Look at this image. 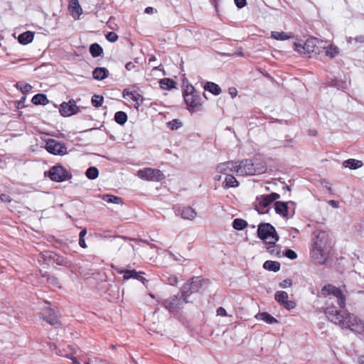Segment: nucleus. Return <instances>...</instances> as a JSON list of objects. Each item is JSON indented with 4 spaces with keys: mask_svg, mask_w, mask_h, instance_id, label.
<instances>
[{
    "mask_svg": "<svg viewBox=\"0 0 364 364\" xmlns=\"http://www.w3.org/2000/svg\"><path fill=\"white\" fill-rule=\"evenodd\" d=\"M108 70L105 68H96L92 72L94 79L102 80L107 77Z\"/></svg>",
    "mask_w": 364,
    "mask_h": 364,
    "instance_id": "393cba45",
    "label": "nucleus"
},
{
    "mask_svg": "<svg viewBox=\"0 0 364 364\" xmlns=\"http://www.w3.org/2000/svg\"><path fill=\"white\" fill-rule=\"evenodd\" d=\"M46 149L53 155H65L68 153L65 144L53 139H49L46 141Z\"/></svg>",
    "mask_w": 364,
    "mask_h": 364,
    "instance_id": "9d476101",
    "label": "nucleus"
},
{
    "mask_svg": "<svg viewBox=\"0 0 364 364\" xmlns=\"http://www.w3.org/2000/svg\"><path fill=\"white\" fill-rule=\"evenodd\" d=\"M284 255L290 259H294L297 257V254L292 250H287Z\"/></svg>",
    "mask_w": 364,
    "mask_h": 364,
    "instance_id": "a18cd8bd",
    "label": "nucleus"
},
{
    "mask_svg": "<svg viewBox=\"0 0 364 364\" xmlns=\"http://www.w3.org/2000/svg\"><path fill=\"white\" fill-rule=\"evenodd\" d=\"M268 323H272L273 322H277V320H272V319H269V320H265Z\"/></svg>",
    "mask_w": 364,
    "mask_h": 364,
    "instance_id": "774afa93",
    "label": "nucleus"
},
{
    "mask_svg": "<svg viewBox=\"0 0 364 364\" xmlns=\"http://www.w3.org/2000/svg\"><path fill=\"white\" fill-rule=\"evenodd\" d=\"M182 125L181 122L178 119H173L168 123V126L171 129H177Z\"/></svg>",
    "mask_w": 364,
    "mask_h": 364,
    "instance_id": "79ce46f5",
    "label": "nucleus"
},
{
    "mask_svg": "<svg viewBox=\"0 0 364 364\" xmlns=\"http://www.w3.org/2000/svg\"><path fill=\"white\" fill-rule=\"evenodd\" d=\"M184 100L190 112L199 111L201 107V98L193 86L187 87L183 95Z\"/></svg>",
    "mask_w": 364,
    "mask_h": 364,
    "instance_id": "39448f33",
    "label": "nucleus"
},
{
    "mask_svg": "<svg viewBox=\"0 0 364 364\" xmlns=\"http://www.w3.org/2000/svg\"><path fill=\"white\" fill-rule=\"evenodd\" d=\"M358 363H359L360 364H364V355H360V356L358 358Z\"/></svg>",
    "mask_w": 364,
    "mask_h": 364,
    "instance_id": "0e129e2a",
    "label": "nucleus"
},
{
    "mask_svg": "<svg viewBox=\"0 0 364 364\" xmlns=\"http://www.w3.org/2000/svg\"><path fill=\"white\" fill-rule=\"evenodd\" d=\"M320 48H323L325 55L331 58H334L340 52L339 48L332 44L324 45L323 46L321 45Z\"/></svg>",
    "mask_w": 364,
    "mask_h": 364,
    "instance_id": "4be33fe9",
    "label": "nucleus"
},
{
    "mask_svg": "<svg viewBox=\"0 0 364 364\" xmlns=\"http://www.w3.org/2000/svg\"><path fill=\"white\" fill-rule=\"evenodd\" d=\"M363 165V162L360 160L349 159L343 162V166L345 168H349L350 169H357L362 167Z\"/></svg>",
    "mask_w": 364,
    "mask_h": 364,
    "instance_id": "5701e85b",
    "label": "nucleus"
},
{
    "mask_svg": "<svg viewBox=\"0 0 364 364\" xmlns=\"http://www.w3.org/2000/svg\"><path fill=\"white\" fill-rule=\"evenodd\" d=\"M102 52V48L97 43H93L90 47V53L95 58L101 55Z\"/></svg>",
    "mask_w": 364,
    "mask_h": 364,
    "instance_id": "f704fd0d",
    "label": "nucleus"
},
{
    "mask_svg": "<svg viewBox=\"0 0 364 364\" xmlns=\"http://www.w3.org/2000/svg\"><path fill=\"white\" fill-rule=\"evenodd\" d=\"M154 8L151 7V6H148L145 9V13L147 14H152L154 12Z\"/></svg>",
    "mask_w": 364,
    "mask_h": 364,
    "instance_id": "680f3d73",
    "label": "nucleus"
},
{
    "mask_svg": "<svg viewBox=\"0 0 364 364\" xmlns=\"http://www.w3.org/2000/svg\"><path fill=\"white\" fill-rule=\"evenodd\" d=\"M125 68L127 70L131 71L134 70L136 68V65L135 63L129 62L125 65Z\"/></svg>",
    "mask_w": 364,
    "mask_h": 364,
    "instance_id": "603ef678",
    "label": "nucleus"
},
{
    "mask_svg": "<svg viewBox=\"0 0 364 364\" xmlns=\"http://www.w3.org/2000/svg\"><path fill=\"white\" fill-rule=\"evenodd\" d=\"M168 256L169 259L175 260V261L181 262V261L184 260V259H181V258L176 257L174 254H173L171 252H168Z\"/></svg>",
    "mask_w": 364,
    "mask_h": 364,
    "instance_id": "6e6d98bb",
    "label": "nucleus"
},
{
    "mask_svg": "<svg viewBox=\"0 0 364 364\" xmlns=\"http://www.w3.org/2000/svg\"><path fill=\"white\" fill-rule=\"evenodd\" d=\"M268 246L267 247V250L269 252L272 256L275 257H281V248L276 243H267Z\"/></svg>",
    "mask_w": 364,
    "mask_h": 364,
    "instance_id": "2f4dec72",
    "label": "nucleus"
},
{
    "mask_svg": "<svg viewBox=\"0 0 364 364\" xmlns=\"http://www.w3.org/2000/svg\"><path fill=\"white\" fill-rule=\"evenodd\" d=\"M114 120L117 124L124 125L127 121V115L124 112H117L114 114Z\"/></svg>",
    "mask_w": 364,
    "mask_h": 364,
    "instance_id": "72a5a7b5",
    "label": "nucleus"
},
{
    "mask_svg": "<svg viewBox=\"0 0 364 364\" xmlns=\"http://www.w3.org/2000/svg\"><path fill=\"white\" fill-rule=\"evenodd\" d=\"M114 269L118 274H123V276L125 275V272L127 271V269H120L118 267H114Z\"/></svg>",
    "mask_w": 364,
    "mask_h": 364,
    "instance_id": "13d9d810",
    "label": "nucleus"
},
{
    "mask_svg": "<svg viewBox=\"0 0 364 364\" xmlns=\"http://www.w3.org/2000/svg\"><path fill=\"white\" fill-rule=\"evenodd\" d=\"M288 294L284 291H279L275 294V299L283 304L288 299Z\"/></svg>",
    "mask_w": 364,
    "mask_h": 364,
    "instance_id": "58836bf2",
    "label": "nucleus"
},
{
    "mask_svg": "<svg viewBox=\"0 0 364 364\" xmlns=\"http://www.w3.org/2000/svg\"><path fill=\"white\" fill-rule=\"evenodd\" d=\"M161 279L164 283L172 286L176 285L178 282L177 276L168 272L161 273Z\"/></svg>",
    "mask_w": 364,
    "mask_h": 364,
    "instance_id": "412c9836",
    "label": "nucleus"
},
{
    "mask_svg": "<svg viewBox=\"0 0 364 364\" xmlns=\"http://www.w3.org/2000/svg\"><path fill=\"white\" fill-rule=\"evenodd\" d=\"M335 324L346 333L348 331L355 333H364V324L362 320H338Z\"/></svg>",
    "mask_w": 364,
    "mask_h": 364,
    "instance_id": "423d86ee",
    "label": "nucleus"
},
{
    "mask_svg": "<svg viewBox=\"0 0 364 364\" xmlns=\"http://www.w3.org/2000/svg\"><path fill=\"white\" fill-rule=\"evenodd\" d=\"M123 97L129 101L132 105L138 109L143 103V97L136 91H123Z\"/></svg>",
    "mask_w": 364,
    "mask_h": 364,
    "instance_id": "ddd939ff",
    "label": "nucleus"
},
{
    "mask_svg": "<svg viewBox=\"0 0 364 364\" xmlns=\"http://www.w3.org/2000/svg\"><path fill=\"white\" fill-rule=\"evenodd\" d=\"M188 296H184L181 291L176 295L171 296L161 301L162 306L173 316L178 314L185 305L188 303Z\"/></svg>",
    "mask_w": 364,
    "mask_h": 364,
    "instance_id": "7ed1b4c3",
    "label": "nucleus"
},
{
    "mask_svg": "<svg viewBox=\"0 0 364 364\" xmlns=\"http://www.w3.org/2000/svg\"><path fill=\"white\" fill-rule=\"evenodd\" d=\"M64 356L71 359L73 362V364H80V362L77 360V359L75 357H71L67 355H65Z\"/></svg>",
    "mask_w": 364,
    "mask_h": 364,
    "instance_id": "052dcab7",
    "label": "nucleus"
},
{
    "mask_svg": "<svg viewBox=\"0 0 364 364\" xmlns=\"http://www.w3.org/2000/svg\"><path fill=\"white\" fill-rule=\"evenodd\" d=\"M328 234L324 231H319L316 234L311 249V258L315 263L323 264L328 257L327 244Z\"/></svg>",
    "mask_w": 364,
    "mask_h": 364,
    "instance_id": "f257e3e1",
    "label": "nucleus"
},
{
    "mask_svg": "<svg viewBox=\"0 0 364 364\" xmlns=\"http://www.w3.org/2000/svg\"><path fill=\"white\" fill-rule=\"evenodd\" d=\"M334 314L335 315H337L338 314V311L335 309L334 307L326 309L325 310V314L326 315V316H333L334 315Z\"/></svg>",
    "mask_w": 364,
    "mask_h": 364,
    "instance_id": "8fccbe9b",
    "label": "nucleus"
},
{
    "mask_svg": "<svg viewBox=\"0 0 364 364\" xmlns=\"http://www.w3.org/2000/svg\"><path fill=\"white\" fill-rule=\"evenodd\" d=\"M34 34L31 31L24 32L18 36V41L22 45H26L32 42Z\"/></svg>",
    "mask_w": 364,
    "mask_h": 364,
    "instance_id": "b1692460",
    "label": "nucleus"
},
{
    "mask_svg": "<svg viewBox=\"0 0 364 364\" xmlns=\"http://www.w3.org/2000/svg\"><path fill=\"white\" fill-rule=\"evenodd\" d=\"M102 199L108 203L120 204L122 203V199L118 196L110 194H105L102 196Z\"/></svg>",
    "mask_w": 364,
    "mask_h": 364,
    "instance_id": "7c9ffc66",
    "label": "nucleus"
},
{
    "mask_svg": "<svg viewBox=\"0 0 364 364\" xmlns=\"http://www.w3.org/2000/svg\"><path fill=\"white\" fill-rule=\"evenodd\" d=\"M322 43L323 42L321 41L316 38H308L304 43L306 55L316 53V48H320Z\"/></svg>",
    "mask_w": 364,
    "mask_h": 364,
    "instance_id": "f3484780",
    "label": "nucleus"
},
{
    "mask_svg": "<svg viewBox=\"0 0 364 364\" xmlns=\"http://www.w3.org/2000/svg\"><path fill=\"white\" fill-rule=\"evenodd\" d=\"M79 245L82 248H85L87 247L84 238H79Z\"/></svg>",
    "mask_w": 364,
    "mask_h": 364,
    "instance_id": "bf43d9fd",
    "label": "nucleus"
},
{
    "mask_svg": "<svg viewBox=\"0 0 364 364\" xmlns=\"http://www.w3.org/2000/svg\"><path fill=\"white\" fill-rule=\"evenodd\" d=\"M68 9L71 16L75 19H78L82 14V9L79 4L78 0H70Z\"/></svg>",
    "mask_w": 364,
    "mask_h": 364,
    "instance_id": "a211bd4d",
    "label": "nucleus"
},
{
    "mask_svg": "<svg viewBox=\"0 0 364 364\" xmlns=\"http://www.w3.org/2000/svg\"><path fill=\"white\" fill-rule=\"evenodd\" d=\"M237 162L227 161L219 164L216 167V171L218 173H223L226 176L231 174L232 172H236Z\"/></svg>",
    "mask_w": 364,
    "mask_h": 364,
    "instance_id": "2eb2a0df",
    "label": "nucleus"
},
{
    "mask_svg": "<svg viewBox=\"0 0 364 364\" xmlns=\"http://www.w3.org/2000/svg\"><path fill=\"white\" fill-rule=\"evenodd\" d=\"M204 89L214 95H219L222 92L220 86L212 82H207L204 85Z\"/></svg>",
    "mask_w": 364,
    "mask_h": 364,
    "instance_id": "a878e982",
    "label": "nucleus"
},
{
    "mask_svg": "<svg viewBox=\"0 0 364 364\" xmlns=\"http://www.w3.org/2000/svg\"><path fill=\"white\" fill-rule=\"evenodd\" d=\"M328 204L334 208H338L339 207L338 202L334 200H329Z\"/></svg>",
    "mask_w": 364,
    "mask_h": 364,
    "instance_id": "4d7b16f0",
    "label": "nucleus"
},
{
    "mask_svg": "<svg viewBox=\"0 0 364 364\" xmlns=\"http://www.w3.org/2000/svg\"><path fill=\"white\" fill-rule=\"evenodd\" d=\"M247 225L246 220L241 218H236L232 222V227L234 229L237 230H242L245 229Z\"/></svg>",
    "mask_w": 364,
    "mask_h": 364,
    "instance_id": "c9c22d12",
    "label": "nucleus"
},
{
    "mask_svg": "<svg viewBox=\"0 0 364 364\" xmlns=\"http://www.w3.org/2000/svg\"><path fill=\"white\" fill-rule=\"evenodd\" d=\"M228 93L232 98H234L237 95V90L235 87H231L228 89Z\"/></svg>",
    "mask_w": 364,
    "mask_h": 364,
    "instance_id": "864d4df0",
    "label": "nucleus"
},
{
    "mask_svg": "<svg viewBox=\"0 0 364 364\" xmlns=\"http://www.w3.org/2000/svg\"><path fill=\"white\" fill-rule=\"evenodd\" d=\"M176 215L181 216L183 219L193 220L196 218L197 213L190 206L178 208L175 210Z\"/></svg>",
    "mask_w": 364,
    "mask_h": 364,
    "instance_id": "dca6fc26",
    "label": "nucleus"
},
{
    "mask_svg": "<svg viewBox=\"0 0 364 364\" xmlns=\"http://www.w3.org/2000/svg\"><path fill=\"white\" fill-rule=\"evenodd\" d=\"M80 111L76 102L71 99L68 102H63L59 109V112L63 117H68L77 114Z\"/></svg>",
    "mask_w": 364,
    "mask_h": 364,
    "instance_id": "f8f14e48",
    "label": "nucleus"
},
{
    "mask_svg": "<svg viewBox=\"0 0 364 364\" xmlns=\"http://www.w3.org/2000/svg\"><path fill=\"white\" fill-rule=\"evenodd\" d=\"M236 173L240 175H259L267 171L266 164L259 160L245 159L237 162Z\"/></svg>",
    "mask_w": 364,
    "mask_h": 364,
    "instance_id": "f03ea898",
    "label": "nucleus"
},
{
    "mask_svg": "<svg viewBox=\"0 0 364 364\" xmlns=\"http://www.w3.org/2000/svg\"><path fill=\"white\" fill-rule=\"evenodd\" d=\"M136 176L145 181H159L165 178L161 171L152 168H144L137 171Z\"/></svg>",
    "mask_w": 364,
    "mask_h": 364,
    "instance_id": "0eeeda50",
    "label": "nucleus"
},
{
    "mask_svg": "<svg viewBox=\"0 0 364 364\" xmlns=\"http://www.w3.org/2000/svg\"><path fill=\"white\" fill-rule=\"evenodd\" d=\"M87 231L85 229L82 230L80 232V238H84L85 235H86Z\"/></svg>",
    "mask_w": 364,
    "mask_h": 364,
    "instance_id": "e2e57ef3",
    "label": "nucleus"
},
{
    "mask_svg": "<svg viewBox=\"0 0 364 364\" xmlns=\"http://www.w3.org/2000/svg\"><path fill=\"white\" fill-rule=\"evenodd\" d=\"M0 199L2 202H4V203L10 202L11 200V197L6 194H1L0 196Z\"/></svg>",
    "mask_w": 364,
    "mask_h": 364,
    "instance_id": "5fc2aeb1",
    "label": "nucleus"
},
{
    "mask_svg": "<svg viewBox=\"0 0 364 364\" xmlns=\"http://www.w3.org/2000/svg\"><path fill=\"white\" fill-rule=\"evenodd\" d=\"M291 203L294 205L292 202H282V201H277L274 203V209L275 212L282 215L283 218L287 217L289 215V206L288 205Z\"/></svg>",
    "mask_w": 364,
    "mask_h": 364,
    "instance_id": "6ab92c4d",
    "label": "nucleus"
},
{
    "mask_svg": "<svg viewBox=\"0 0 364 364\" xmlns=\"http://www.w3.org/2000/svg\"><path fill=\"white\" fill-rule=\"evenodd\" d=\"M283 305L287 309H292L296 306V303L294 301L287 300Z\"/></svg>",
    "mask_w": 364,
    "mask_h": 364,
    "instance_id": "09e8293b",
    "label": "nucleus"
},
{
    "mask_svg": "<svg viewBox=\"0 0 364 364\" xmlns=\"http://www.w3.org/2000/svg\"><path fill=\"white\" fill-rule=\"evenodd\" d=\"M294 48L297 53L302 55H306L304 43H294Z\"/></svg>",
    "mask_w": 364,
    "mask_h": 364,
    "instance_id": "a19ab883",
    "label": "nucleus"
},
{
    "mask_svg": "<svg viewBox=\"0 0 364 364\" xmlns=\"http://www.w3.org/2000/svg\"><path fill=\"white\" fill-rule=\"evenodd\" d=\"M292 285V281L290 279H286L279 283V287L283 289L290 287Z\"/></svg>",
    "mask_w": 364,
    "mask_h": 364,
    "instance_id": "49530a36",
    "label": "nucleus"
},
{
    "mask_svg": "<svg viewBox=\"0 0 364 364\" xmlns=\"http://www.w3.org/2000/svg\"><path fill=\"white\" fill-rule=\"evenodd\" d=\"M106 38L108 41L114 43L117 41L118 36L114 32H109L106 35Z\"/></svg>",
    "mask_w": 364,
    "mask_h": 364,
    "instance_id": "37998d69",
    "label": "nucleus"
},
{
    "mask_svg": "<svg viewBox=\"0 0 364 364\" xmlns=\"http://www.w3.org/2000/svg\"><path fill=\"white\" fill-rule=\"evenodd\" d=\"M235 5L239 8L242 9L243 8L246 4V0H234Z\"/></svg>",
    "mask_w": 364,
    "mask_h": 364,
    "instance_id": "3c124183",
    "label": "nucleus"
},
{
    "mask_svg": "<svg viewBox=\"0 0 364 364\" xmlns=\"http://www.w3.org/2000/svg\"><path fill=\"white\" fill-rule=\"evenodd\" d=\"M48 282L50 284H53V285H54V286H55V287H57L58 288L60 287V282H59L58 279L57 278L54 277H48Z\"/></svg>",
    "mask_w": 364,
    "mask_h": 364,
    "instance_id": "de8ad7c7",
    "label": "nucleus"
},
{
    "mask_svg": "<svg viewBox=\"0 0 364 364\" xmlns=\"http://www.w3.org/2000/svg\"><path fill=\"white\" fill-rule=\"evenodd\" d=\"M221 173H217L215 176H214V179L215 181H220L221 179Z\"/></svg>",
    "mask_w": 364,
    "mask_h": 364,
    "instance_id": "69168bd1",
    "label": "nucleus"
},
{
    "mask_svg": "<svg viewBox=\"0 0 364 364\" xmlns=\"http://www.w3.org/2000/svg\"><path fill=\"white\" fill-rule=\"evenodd\" d=\"M321 294L323 296L332 295L338 299V304L341 308H344L346 305V296L343 291L338 287L332 284L325 285L321 291Z\"/></svg>",
    "mask_w": 364,
    "mask_h": 364,
    "instance_id": "6e6552de",
    "label": "nucleus"
},
{
    "mask_svg": "<svg viewBox=\"0 0 364 364\" xmlns=\"http://www.w3.org/2000/svg\"><path fill=\"white\" fill-rule=\"evenodd\" d=\"M85 175L87 177V178L90 180H94L98 177V169L95 166L89 167L85 172Z\"/></svg>",
    "mask_w": 364,
    "mask_h": 364,
    "instance_id": "e433bc0d",
    "label": "nucleus"
},
{
    "mask_svg": "<svg viewBox=\"0 0 364 364\" xmlns=\"http://www.w3.org/2000/svg\"><path fill=\"white\" fill-rule=\"evenodd\" d=\"M104 97L102 95H94L92 97L91 102L94 107H100L102 105Z\"/></svg>",
    "mask_w": 364,
    "mask_h": 364,
    "instance_id": "ea45409f",
    "label": "nucleus"
},
{
    "mask_svg": "<svg viewBox=\"0 0 364 364\" xmlns=\"http://www.w3.org/2000/svg\"><path fill=\"white\" fill-rule=\"evenodd\" d=\"M143 274H144L143 272H136L134 269H127V272H125V275L123 276V279L124 280L134 279L144 284L147 282V279L142 276Z\"/></svg>",
    "mask_w": 364,
    "mask_h": 364,
    "instance_id": "aec40b11",
    "label": "nucleus"
},
{
    "mask_svg": "<svg viewBox=\"0 0 364 364\" xmlns=\"http://www.w3.org/2000/svg\"><path fill=\"white\" fill-rule=\"evenodd\" d=\"M264 269L277 272L280 269V263L276 261L267 260L263 264Z\"/></svg>",
    "mask_w": 364,
    "mask_h": 364,
    "instance_id": "cd10ccee",
    "label": "nucleus"
},
{
    "mask_svg": "<svg viewBox=\"0 0 364 364\" xmlns=\"http://www.w3.org/2000/svg\"><path fill=\"white\" fill-rule=\"evenodd\" d=\"M48 176L56 182L64 181L70 177L68 171L60 165L53 166L48 171Z\"/></svg>",
    "mask_w": 364,
    "mask_h": 364,
    "instance_id": "9b49d317",
    "label": "nucleus"
},
{
    "mask_svg": "<svg viewBox=\"0 0 364 364\" xmlns=\"http://www.w3.org/2000/svg\"><path fill=\"white\" fill-rule=\"evenodd\" d=\"M202 286V279L200 277H193L185 283L181 288V293L184 296L189 297L193 293L197 292Z\"/></svg>",
    "mask_w": 364,
    "mask_h": 364,
    "instance_id": "1a4fd4ad",
    "label": "nucleus"
},
{
    "mask_svg": "<svg viewBox=\"0 0 364 364\" xmlns=\"http://www.w3.org/2000/svg\"><path fill=\"white\" fill-rule=\"evenodd\" d=\"M160 87L164 90H171L176 87V82L170 78H163L159 81Z\"/></svg>",
    "mask_w": 364,
    "mask_h": 364,
    "instance_id": "c756f323",
    "label": "nucleus"
},
{
    "mask_svg": "<svg viewBox=\"0 0 364 364\" xmlns=\"http://www.w3.org/2000/svg\"><path fill=\"white\" fill-rule=\"evenodd\" d=\"M279 198V195L276 193L261 196L257 198V206L260 209L266 208Z\"/></svg>",
    "mask_w": 364,
    "mask_h": 364,
    "instance_id": "4468645a",
    "label": "nucleus"
},
{
    "mask_svg": "<svg viewBox=\"0 0 364 364\" xmlns=\"http://www.w3.org/2000/svg\"><path fill=\"white\" fill-rule=\"evenodd\" d=\"M16 87L24 94L29 92L32 90V86L30 84L23 82H18L16 84Z\"/></svg>",
    "mask_w": 364,
    "mask_h": 364,
    "instance_id": "4c0bfd02",
    "label": "nucleus"
},
{
    "mask_svg": "<svg viewBox=\"0 0 364 364\" xmlns=\"http://www.w3.org/2000/svg\"><path fill=\"white\" fill-rule=\"evenodd\" d=\"M31 102L34 105H46L48 103V100L47 96L44 94H36L35 95L31 100Z\"/></svg>",
    "mask_w": 364,
    "mask_h": 364,
    "instance_id": "c85d7f7f",
    "label": "nucleus"
},
{
    "mask_svg": "<svg viewBox=\"0 0 364 364\" xmlns=\"http://www.w3.org/2000/svg\"><path fill=\"white\" fill-rule=\"evenodd\" d=\"M257 235L258 237L265 243H276L279 238L275 228L269 223L259 225Z\"/></svg>",
    "mask_w": 364,
    "mask_h": 364,
    "instance_id": "20e7f679",
    "label": "nucleus"
},
{
    "mask_svg": "<svg viewBox=\"0 0 364 364\" xmlns=\"http://www.w3.org/2000/svg\"><path fill=\"white\" fill-rule=\"evenodd\" d=\"M356 40L360 41V42H363L364 41V37L363 36H360L358 38H357Z\"/></svg>",
    "mask_w": 364,
    "mask_h": 364,
    "instance_id": "338daca9",
    "label": "nucleus"
},
{
    "mask_svg": "<svg viewBox=\"0 0 364 364\" xmlns=\"http://www.w3.org/2000/svg\"><path fill=\"white\" fill-rule=\"evenodd\" d=\"M271 38L277 41H285L291 38V35L284 31H272Z\"/></svg>",
    "mask_w": 364,
    "mask_h": 364,
    "instance_id": "473e14b6",
    "label": "nucleus"
},
{
    "mask_svg": "<svg viewBox=\"0 0 364 364\" xmlns=\"http://www.w3.org/2000/svg\"><path fill=\"white\" fill-rule=\"evenodd\" d=\"M239 183L232 174H228L225 176V181L223 183L224 188H229L238 186Z\"/></svg>",
    "mask_w": 364,
    "mask_h": 364,
    "instance_id": "bb28decb",
    "label": "nucleus"
},
{
    "mask_svg": "<svg viewBox=\"0 0 364 364\" xmlns=\"http://www.w3.org/2000/svg\"><path fill=\"white\" fill-rule=\"evenodd\" d=\"M216 315L218 316H221V317H224V316L232 317V315L228 314V312L226 311V310L223 307H219L217 309Z\"/></svg>",
    "mask_w": 364,
    "mask_h": 364,
    "instance_id": "c03bdc74",
    "label": "nucleus"
}]
</instances>
